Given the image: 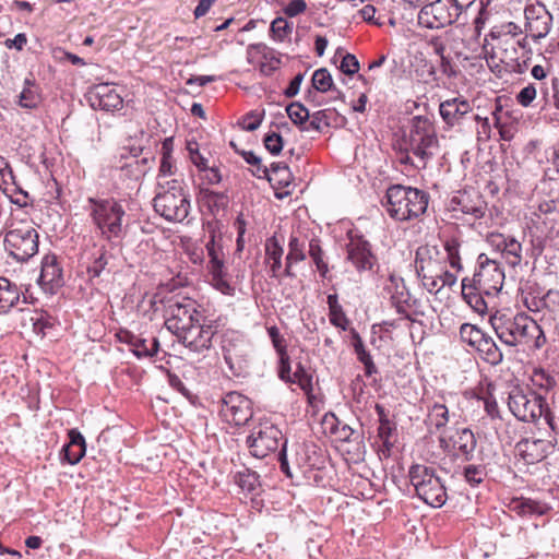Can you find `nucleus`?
I'll use <instances>...</instances> for the list:
<instances>
[{
  "label": "nucleus",
  "instance_id": "f257e3e1",
  "mask_svg": "<svg viewBox=\"0 0 559 559\" xmlns=\"http://www.w3.org/2000/svg\"><path fill=\"white\" fill-rule=\"evenodd\" d=\"M490 324L498 338L509 347L523 345L539 349L546 343L540 325L525 313L511 316L497 312L490 316Z\"/></svg>",
  "mask_w": 559,
  "mask_h": 559
},
{
  "label": "nucleus",
  "instance_id": "72a5a7b5",
  "mask_svg": "<svg viewBox=\"0 0 559 559\" xmlns=\"http://www.w3.org/2000/svg\"><path fill=\"white\" fill-rule=\"evenodd\" d=\"M21 294L15 283L7 277H0V314L9 312L11 308L16 306Z\"/></svg>",
  "mask_w": 559,
  "mask_h": 559
},
{
  "label": "nucleus",
  "instance_id": "bf43d9fd",
  "mask_svg": "<svg viewBox=\"0 0 559 559\" xmlns=\"http://www.w3.org/2000/svg\"><path fill=\"white\" fill-rule=\"evenodd\" d=\"M265 148L274 156L281 154L284 141L282 135L276 131L267 132L263 138Z\"/></svg>",
  "mask_w": 559,
  "mask_h": 559
},
{
  "label": "nucleus",
  "instance_id": "c9c22d12",
  "mask_svg": "<svg viewBox=\"0 0 559 559\" xmlns=\"http://www.w3.org/2000/svg\"><path fill=\"white\" fill-rule=\"evenodd\" d=\"M211 276V285L226 296L235 295V287L228 281L225 264L207 270Z\"/></svg>",
  "mask_w": 559,
  "mask_h": 559
},
{
  "label": "nucleus",
  "instance_id": "6e6552de",
  "mask_svg": "<svg viewBox=\"0 0 559 559\" xmlns=\"http://www.w3.org/2000/svg\"><path fill=\"white\" fill-rule=\"evenodd\" d=\"M221 347L223 357L234 377H246L250 369V346L245 336L234 330L222 334Z\"/></svg>",
  "mask_w": 559,
  "mask_h": 559
},
{
  "label": "nucleus",
  "instance_id": "0e129e2a",
  "mask_svg": "<svg viewBox=\"0 0 559 559\" xmlns=\"http://www.w3.org/2000/svg\"><path fill=\"white\" fill-rule=\"evenodd\" d=\"M266 332L276 354L287 353V342L281 334L280 329L276 325H272L266 328Z\"/></svg>",
  "mask_w": 559,
  "mask_h": 559
},
{
  "label": "nucleus",
  "instance_id": "f3484780",
  "mask_svg": "<svg viewBox=\"0 0 559 559\" xmlns=\"http://www.w3.org/2000/svg\"><path fill=\"white\" fill-rule=\"evenodd\" d=\"M439 114L444 124L450 129H462L474 118L472 104L463 96L441 102Z\"/></svg>",
  "mask_w": 559,
  "mask_h": 559
},
{
  "label": "nucleus",
  "instance_id": "3c124183",
  "mask_svg": "<svg viewBox=\"0 0 559 559\" xmlns=\"http://www.w3.org/2000/svg\"><path fill=\"white\" fill-rule=\"evenodd\" d=\"M396 432L395 423L390 419L384 423H380L378 427V437L382 441V447L384 448L386 455H390L392 448L394 447V440H392L393 436Z\"/></svg>",
  "mask_w": 559,
  "mask_h": 559
},
{
  "label": "nucleus",
  "instance_id": "4c0bfd02",
  "mask_svg": "<svg viewBox=\"0 0 559 559\" xmlns=\"http://www.w3.org/2000/svg\"><path fill=\"white\" fill-rule=\"evenodd\" d=\"M443 249L447 253L445 258H443L452 269L456 272H461L463 270V265L461 262V241L456 237H448L443 240Z\"/></svg>",
  "mask_w": 559,
  "mask_h": 559
},
{
  "label": "nucleus",
  "instance_id": "2f4dec72",
  "mask_svg": "<svg viewBox=\"0 0 559 559\" xmlns=\"http://www.w3.org/2000/svg\"><path fill=\"white\" fill-rule=\"evenodd\" d=\"M305 241L300 240L297 236L292 235L288 241V253L285 258V267L283 275L288 278L296 277L293 271L294 264L305 261L307 255L305 252Z\"/></svg>",
  "mask_w": 559,
  "mask_h": 559
},
{
  "label": "nucleus",
  "instance_id": "4d7b16f0",
  "mask_svg": "<svg viewBox=\"0 0 559 559\" xmlns=\"http://www.w3.org/2000/svg\"><path fill=\"white\" fill-rule=\"evenodd\" d=\"M225 320L226 319L222 316L212 318L205 316L202 312V320L199 321V324L204 329V331H206V334L210 336L212 341L214 335L218 332L219 328L225 325Z\"/></svg>",
  "mask_w": 559,
  "mask_h": 559
},
{
  "label": "nucleus",
  "instance_id": "49530a36",
  "mask_svg": "<svg viewBox=\"0 0 559 559\" xmlns=\"http://www.w3.org/2000/svg\"><path fill=\"white\" fill-rule=\"evenodd\" d=\"M286 114L294 124H296L301 131V127L306 126L310 119L308 108H306L299 102H293L286 106Z\"/></svg>",
  "mask_w": 559,
  "mask_h": 559
},
{
  "label": "nucleus",
  "instance_id": "13d9d810",
  "mask_svg": "<svg viewBox=\"0 0 559 559\" xmlns=\"http://www.w3.org/2000/svg\"><path fill=\"white\" fill-rule=\"evenodd\" d=\"M334 423L331 426V432L336 435L341 441L349 442L356 431L347 424L342 423L332 414Z\"/></svg>",
  "mask_w": 559,
  "mask_h": 559
},
{
  "label": "nucleus",
  "instance_id": "58836bf2",
  "mask_svg": "<svg viewBox=\"0 0 559 559\" xmlns=\"http://www.w3.org/2000/svg\"><path fill=\"white\" fill-rule=\"evenodd\" d=\"M320 239L312 238L309 241L308 254L314 263L317 271L322 278H328L330 272L329 264L324 259V251L321 248Z\"/></svg>",
  "mask_w": 559,
  "mask_h": 559
},
{
  "label": "nucleus",
  "instance_id": "e2e57ef3",
  "mask_svg": "<svg viewBox=\"0 0 559 559\" xmlns=\"http://www.w3.org/2000/svg\"><path fill=\"white\" fill-rule=\"evenodd\" d=\"M322 126L329 127L330 122L328 120V115L325 110H318L312 114L310 121L308 120L306 126L301 127V131L316 130L318 132L322 131Z\"/></svg>",
  "mask_w": 559,
  "mask_h": 559
},
{
  "label": "nucleus",
  "instance_id": "f704fd0d",
  "mask_svg": "<svg viewBox=\"0 0 559 559\" xmlns=\"http://www.w3.org/2000/svg\"><path fill=\"white\" fill-rule=\"evenodd\" d=\"M350 334L354 352L358 361L364 365L365 376L372 377L373 374L378 373V368L373 362L372 356L370 355L369 350H367L362 338L355 329H352Z\"/></svg>",
  "mask_w": 559,
  "mask_h": 559
},
{
  "label": "nucleus",
  "instance_id": "ea45409f",
  "mask_svg": "<svg viewBox=\"0 0 559 559\" xmlns=\"http://www.w3.org/2000/svg\"><path fill=\"white\" fill-rule=\"evenodd\" d=\"M235 483L241 490L255 495L260 488V476L257 472L245 468L243 471L237 472Z\"/></svg>",
  "mask_w": 559,
  "mask_h": 559
},
{
  "label": "nucleus",
  "instance_id": "ddd939ff",
  "mask_svg": "<svg viewBox=\"0 0 559 559\" xmlns=\"http://www.w3.org/2000/svg\"><path fill=\"white\" fill-rule=\"evenodd\" d=\"M39 235L32 226H20L5 233L4 247L17 262H26L38 252Z\"/></svg>",
  "mask_w": 559,
  "mask_h": 559
},
{
  "label": "nucleus",
  "instance_id": "7ed1b4c3",
  "mask_svg": "<svg viewBox=\"0 0 559 559\" xmlns=\"http://www.w3.org/2000/svg\"><path fill=\"white\" fill-rule=\"evenodd\" d=\"M429 200V193L421 189L403 185H391L381 200V205L392 219L405 222L424 215Z\"/></svg>",
  "mask_w": 559,
  "mask_h": 559
},
{
  "label": "nucleus",
  "instance_id": "9d476101",
  "mask_svg": "<svg viewBox=\"0 0 559 559\" xmlns=\"http://www.w3.org/2000/svg\"><path fill=\"white\" fill-rule=\"evenodd\" d=\"M415 270L417 276L421 280L423 286L430 293L437 294V283L447 262L440 255L437 246H420L415 253Z\"/></svg>",
  "mask_w": 559,
  "mask_h": 559
},
{
  "label": "nucleus",
  "instance_id": "603ef678",
  "mask_svg": "<svg viewBox=\"0 0 559 559\" xmlns=\"http://www.w3.org/2000/svg\"><path fill=\"white\" fill-rule=\"evenodd\" d=\"M207 255L210 258L207 270L225 264L224 260L219 257L221 246L215 241V230H210V240L205 245Z\"/></svg>",
  "mask_w": 559,
  "mask_h": 559
},
{
  "label": "nucleus",
  "instance_id": "412c9836",
  "mask_svg": "<svg viewBox=\"0 0 559 559\" xmlns=\"http://www.w3.org/2000/svg\"><path fill=\"white\" fill-rule=\"evenodd\" d=\"M552 449L551 441L537 438H522L514 447L515 455L527 465L542 462Z\"/></svg>",
  "mask_w": 559,
  "mask_h": 559
},
{
  "label": "nucleus",
  "instance_id": "a211bd4d",
  "mask_svg": "<svg viewBox=\"0 0 559 559\" xmlns=\"http://www.w3.org/2000/svg\"><path fill=\"white\" fill-rule=\"evenodd\" d=\"M349 242L346 245V259L358 272L372 271L378 259L372 252L370 242L360 235L348 234Z\"/></svg>",
  "mask_w": 559,
  "mask_h": 559
},
{
  "label": "nucleus",
  "instance_id": "37998d69",
  "mask_svg": "<svg viewBox=\"0 0 559 559\" xmlns=\"http://www.w3.org/2000/svg\"><path fill=\"white\" fill-rule=\"evenodd\" d=\"M158 349L159 342L156 337H152L150 344H147V340L139 335L131 352L138 358H148L155 356Z\"/></svg>",
  "mask_w": 559,
  "mask_h": 559
},
{
  "label": "nucleus",
  "instance_id": "c85d7f7f",
  "mask_svg": "<svg viewBox=\"0 0 559 559\" xmlns=\"http://www.w3.org/2000/svg\"><path fill=\"white\" fill-rule=\"evenodd\" d=\"M265 263L269 265L270 276L276 280L285 277L283 275V254L284 248L276 236H272L265 240Z\"/></svg>",
  "mask_w": 559,
  "mask_h": 559
},
{
  "label": "nucleus",
  "instance_id": "052dcab7",
  "mask_svg": "<svg viewBox=\"0 0 559 559\" xmlns=\"http://www.w3.org/2000/svg\"><path fill=\"white\" fill-rule=\"evenodd\" d=\"M177 170L174 157L160 156L157 181L169 180L168 177L175 176Z\"/></svg>",
  "mask_w": 559,
  "mask_h": 559
},
{
  "label": "nucleus",
  "instance_id": "c03bdc74",
  "mask_svg": "<svg viewBox=\"0 0 559 559\" xmlns=\"http://www.w3.org/2000/svg\"><path fill=\"white\" fill-rule=\"evenodd\" d=\"M311 82L313 88L318 92L326 93L328 91H336L338 95H342V92L334 87L332 75L325 68L316 70Z\"/></svg>",
  "mask_w": 559,
  "mask_h": 559
},
{
  "label": "nucleus",
  "instance_id": "dca6fc26",
  "mask_svg": "<svg viewBox=\"0 0 559 559\" xmlns=\"http://www.w3.org/2000/svg\"><path fill=\"white\" fill-rule=\"evenodd\" d=\"M219 415L228 424L243 426L253 416L252 402L241 393L228 392L222 399Z\"/></svg>",
  "mask_w": 559,
  "mask_h": 559
},
{
  "label": "nucleus",
  "instance_id": "1a4fd4ad",
  "mask_svg": "<svg viewBox=\"0 0 559 559\" xmlns=\"http://www.w3.org/2000/svg\"><path fill=\"white\" fill-rule=\"evenodd\" d=\"M201 306L189 297H174L167 301V319L165 325L168 331L178 336L186 329L202 320Z\"/></svg>",
  "mask_w": 559,
  "mask_h": 559
},
{
  "label": "nucleus",
  "instance_id": "680f3d73",
  "mask_svg": "<svg viewBox=\"0 0 559 559\" xmlns=\"http://www.w3.org/2000/svg\"><path fill=\"white\" fill-rule=\"evenodd\" d=\"M491 389H492V384L489 383L487 385L486 392L484 393V395L480 399L484 401V408H485V412L487 413V415L490 418L495 419V418L500 417V412H499L498 403L491 393Z\"/></svg>",
  "mask_w": 559,
  "mask_h": 559
},
{
  "label": "nucleus",
  "instance_id": "09e8293b",
  "mask_svg": "<svg viewBox=\"0 0 559 559\" xmlns=\"http://www.w3.org/2000/svg\"><path fill=\"white\" fill-rule=\"evenodd\" d=\"M487 476V471L483 464H468L463 468V477L465 481L472 486H479Z\"/></svg>",
  "mask_w": 559,
  "mask_h": 559
},
{
  "label": "nucleus",
  "instance_id": "7c9ffc66",
  "mask_svg": "<svg viewBox=\"0 0 559 559\" xmlns=\"http://www.w3.org/2000/svg\"><path fill=\"white\" fill-rule=\"evenodd\" d=\"M199 202L202 206H205L209 213L216 217L219 212L227 210L229 204V197L227 192L214 191L207 188L200 190Z\"/></svg>",
  "mask_w": 559,
  "mask_h": 559
},
{
  "label": "nucleus",
  "instance_id": "cd10ccee",
  "mask_svg": "<svg viewBox=\"0 0 559 559\" xmlns=\"http://www.w3.org/2000/svg\"><path fill=\"white\" fill-rule=\"evenodd\" d=\"M176 337L187 348L198 354L209 350L212 347L210 336L199 323L186 329V331Z\"/></svg>",
  "mask_w": 559,
  "mask_h": 559
},
{
  "label": "nucleus",
  "instance_id": "b1692460",
  "mask_svg": "<svg viewBox=\"0 0 559 559\" xmlns=\"http://www.w3.org/2000/svg\"><path fill=\"white\" fill-rule=\"evenodd\" d=\"M154 160L155 157L148 152L141 158L124 157V154H121V164L119 166L121 177L132 181H140L151 170Z\"/></svg>",
  "mask_w": 559,
  "mask_h": 559
},
{
  "label": "nucleus",
  "instance_id": "f03ea898",
  "mask_svg": "<svg viewBox=\"0 0 559 559\" xmlns=\"http://www.w3.org/2000/svg\"><path fill=\"white\" fill-rule=\"evenodd\" d=\"M153 207L169 223H185L191 211L190 193L185 179L157 181Z\"/></svg>",
  "mask_w": 559,
  "mask_h": 559
},
{
  "label": "nucleus",
  "instance_id": "6ab92c4d",
  "mask_svg": "<svg viewBox=\"0 0 559 559\" xmlns=\"http://www.w3.org/2000/svg\"><path fill=\"white\" fill-rule=\"evenodd\" d=\"M85 97L95 110L115 111L123 106L122 97L109 83H100L90 87Z\"/></svg>",
  "mask_w": 559,
  "mask_h": 559
},
{
  "label": "nucleus",
  "instance_id": "5fc2aeb1",
  "mask_svg": "<svg viewBox=\"0 0 559 559\" xmlns=\"http://www.w3.org/2000/svg\"><path fill=\"white\" fill-rule=\"evenodd\" d=\"M270 175L274 177L280 187H287L289 185L290 171L286 164L282 162H273L269 168Z\"/></svg>",
  "mask_w": 559,
  "mask_h": 559
},
{
  "label": "nucleus",
  "instance_id": "a18cd8bd",
  "mask_svg": "<svg viewBox=\"0 0 559 559\" xmlns=\"http://www.w3.org/2000/svg\"><path fill=\"white\" fill-rule=\"evenodd\" d=\"M391 286L389 287L391 296L390 301H396L397 304H408L411 301V293L406 287L403 278H397L394 275H390Z\"/></svg>",
  "mask_w": 559,
  "mask_h": 559
},
{
  "label": "nucleus",
  "instance_id": "4468645a",
  "mask_svg": "<svg viewBox=\"0 0 559 559\" xmlns=\"http://www.w3.org/2000/svg\"><path fill=\"white\" fill-rule=\"evenodd\" d=\"M504 282V271L501 265L489 259L485 253H481L477 258V269L469 283L474 286V289H478L486 293L488 298L493 299L497 294L501 290Z\"/></svg>",
  "mask_w": 559,
  "mask_h": 559
},
{
  "label": "nucleus",
  "instance_id": "338daca9",
  "mask_svg": "<svg viewBox=\"0 0 559 559\" xmlns=\"http://www.w3.org/2000/svg\"><path fill=\"white\" fill-rule=\"evenodd\" d=\"M329 320L333 326L341 329L342 331H346L350 323L349 319L343 310V307L330 310Z\"/></svg>",
  "mask_w": 559,
  "mask_h": 559
},
{
  "label": "nucleus",
  "instance_id": "4be33fe9",
  "mask_svg": "<svg viewBox=\"0 0 559 559\" xmlns=\"http://www.w3.org/2000/svg\"><path fill=\"white\" fill-rule=\"evenodd\" d=\"M38 284L45 293L50 295L57 294L64 285L63 270L56 254H46L43 258Z\"/></svg>",
  "mask_w": 559,
  "mask_h": 559
},
{
  "label": "nucleus",
  "instance_id": "393cba45",
  "mask_svg": "<svg viewBox=\"0 0 559 559\" xmlns=\"http://www.w3.org/2000/svg\"><path fill=\"white\" fill-rule=\"evenodd\" d=\"M43 91L37 83L33 73H28V75L23 81V87L19 95H16L15 104L28 110L37 109L43 103Z\"/></svg>",
  "mask_w": 559,
  "mask_h": 559
},
{
  "label": "nucleus",
  "instance_id": "c756f323",
  "mask_svg": "<svg viewBox=\"0 0 559 559\" xmlns=\"http://www.w3.org/2000/svg\"><path fill=\"white\" fill-rule=\"evenodd\" d=\"M453 211H460L463 214L471 215L474 219H480L485 216L487 204L480 194L471 198L469 194L463 193L451 200Z\"/></svg>",
  "mask_w": 559,
  "mask_h": 559
},
{
  "label": "nucleus",
  "instance_id": "8fccbe9b",
  "mask_svg": "<svg viewBox=\"0 0 559 559\" xmlns=\"http://www.w3.org/2000/svg\"><path fill=\"white\" fill-rule=\"evenodd\" d=\"M293 383H297L306 394H310L313 390L312 376L306 370L301 362L296 365V369L293 372V379L289 381V384Z\"/></svg>",
  "mask_w": 559,
  "mask_h": 559
},
{
  "label": "nucleus",
  "instance_id": "aec40b11",
  "mask_svg": "<svg viewBox=\"0 0 559 559\" xmlns=\"http://www.w3.org/2000/svg\"><path fill=\"white\" fill-rule=\"evenodd\" d=\"M525 32L535 40L548 35L551 26L552 16L544 4H531L524 10Z\"/></svg>",
  "mask_w": 559,
  "mask_h": 559
},
{
  "label": "nucleus",
  "instance_id": "bb28decb",
  "mask_svg": "<svg viewBox=\"0 0 559 559\" xmlns=\"http://www.w3.org/2000/svg\"><path fill=\"white\" fill-rule=\"evenodd\" d=\"M68 437L69 442L66 443L60 451L61 462L68 463L70 465H75L85 455V439L78 429H70L68 432Z\"/></svg>",
  "mask_w": 559,
  "mask_h": 559
},
{
  "label": "nucleus",
  "instance_id": "0eeeda50",
  "mask_svg": "<svg viewBox=\"0 0 559 559\" xmlns=\"http://www.w3.org/2000/svg\"><path fill=\"white\" fill-rule=\"evenodd\" d=\"M408 477L417 497L426 504L441 508L447 502L445 486L433 467L413 464L408 469Z\"/></svg>",
  "mask_w": 559,
  "mask_h": 559
},
{
  "label": "nucleus",
  "instance_id": "a19ab883",
  "mask_svg": "<svg viewBox=\"0 0 559 559\" xmlns=\"http://www.w3.org/2000/svg\"><path fill=\"white\" fill-rule=\"evenodd\" d=\"M507 242L508 245L503 254V259L508 265L511 267H516L521 265L523 260L522 243L510 235L508 236Z\"/></svg>",
  "mask_w": 559,
  "mask_h": 559
},
{
  "label": "nucleus",
  "instance_id": "e433bc0d",
  "mask_svg": "<svg viewBox=\"0 0 559 559\" xmlns=\"http://www.w3.org/2000/svg\"><path fill=\"white\" fill-rule=\"evenodd\" d=\"M512 510L519 515H543L546 513V506L530 498H516L512 500Z\"/></svg>",
  "mask_w": 559,
  "mask_h": 559
},
{
  "label": "nucleus",
  "instance_id": "39448f33",
  "mask_svg": "<svg viewBox=\"0 0 559 559\" xmlns=\"http://www.w3.org/2000/svg\"><path fill=\"white\" fill-rule=\"evenodd\" d=\"M405 143L408 146V151L421 163L418 169L426 168L428 162L439 148V140L433 121L427 116H414L409 120V132Z\"/></svg>",
  "mask_w": 559,
  "mask_h": 559
},
{
  "label": "nucleus",
  "instance_id": "9b49d317",
  "mask_svg": "<svg viewBox=\"0 0 559 559\" xmlns=\"http://www.w3.org/2000/svg\"><path fill=\"white\" fill-rule=\"evenodd\" d=\"M463 343L474 348L479 357L491 366H498L503 360V353L495 340L477 325L463 323L460 328Z\"/></svg>",
  "mask_w": 559,
  "mask_h": 559
},
{
  "label": "nucleus",
  "instance_id": "69168bd1",
  "mask_svg": "<svg viewBox=\"0 0 559 559\" xmlns=\"http://www.w3.org/2000/svg\"><path fill=\"white\" fill-rule=\"evenodd\" d=\"M278 366L277 373L278 378L285 383H289L293 379V372L290 367V358L288 353L278 354Z\"/></svg>",
  "mask_w": 559,
  "mask_h": 559
},
{
  "label": "nucleus",
  "instance_id": "2eb2a0df",
  "mask_svg": "<svg viewBox=\"0 0 559 559\" xmlns=\"http://www.w3.org/2000/svg\"><path fill=\"white\" fill-rule=\"evenodd\" d=\"M462 12L452 0H436L420 9L418 24L429 29L442 28L456 22Z\"/></svg>",
  "mask_w": 559,
  "mask_h": 559
},
{
  "label": "nucleus",
  "instance_id": "79ce46f5",
  "mask_svg": "<svg viewBox=\"0 0 559 559\" xmlns=\"http://www.w3.org/2000/svg\"><path fill=\"white\" fill-rule=\"evenodd\" d=\"M427 421H429L438 431L444 428L449 423L448 407L441 403H433L429 407Z\"/></svg>",
  "mask_w": 559,
  "mask_h": 559
},
{
  "label": "nucleus",
  "instance_id": "864d4df0",
  "mask_svg": "<svg viewBox=\"0 0 559 559\" xmlns=\"http://www.w3.org/2000/svg\"><path fill=\"white\" fill-rule=\"evenodd\" d=\"M270 32L275 40L284 41L292 34L293 25L278 16L272 21Z\"/></svg>",
  "mask_w": 559,
  "mask_h": 559
},
{
  "label": "nucleus",
  "instance_id": "6e6d98bb",
  "mask_svg": "<svg viewBox=\"0 0 559 559\" xmlns=\"http://www.w3.org/2000/svg\"><path fill=\"white\" fill-rule=\"evenodd\" d=\"M187 151L191 163L198 168V170H205L209 168V159L200 152L197 141H188Z\"/></svg>",
  "mask_w": 559,
  "mask_h": 559
},
{
  "label": "nucleus",
  "instance_id": "5701e85b",
  "mask_svg": "<svg viewBox=\"0 0 559 559\" xmlns=\"http://www.w3.org/2000/svg\"><path fill=\"white\" fill-rule=\"evenodd\" d=\"M110 258L111 254L105 245L93 242L91 248L84 250L83 259L90 283H94L106 272Z\"/></svg>",
  "mask_w": 559,
  "mask_h": 559
},
{
  "label": "nucleus",
  "instance_id": "de8ad7c7",
  "mask_svg": "<svg viewBox=\"0 0 559 559\" xmlns=\"http://www.w3.org/2000/svg\"><path fill=\"white\" fill-rule=\"evenodd\" d=\"M33 322V330L37 335L44 337L48 330L56 325V319L47 311H36L35 316L31 318Z\"/></svg>",
  "mask_w": 559,
  "mask_h": 559
},
{
  "label": "nucleus",
  "instance_id": "473e14b6",
  "mask_svg": "<svg viewBox=\"0 0 559 559\" xmlns=\"http://www.w3.org/2000/svg\"><path fill=\"white\" fill-rule=\"evenodd\" d=\"M474 286L469 283V277H464L462 280V297L475 312L484 314L488 310L487 299L489 298L486 293L474 289Z\"/></svg>",
  "mask_w": 559,
  "mask_h": 559
},
{
  "label": "nucleus",
  "instance_id": "774afa93",
  "mask_svg": "<svg viewBox=\"0 0 559 559\" xmlns=\"http://www.w3.org/2000/svg\"><path fill=\"white\" fill-rule=\"evenodd\" d=\"M340 70L346 75H354L359 71V61L353 53L347 52L340 64Z\"/></svg>",
  "mask_w": 559,
  "mask_h": 559
},
{
  "label": "nucleus",
  "instance_id": "f8f14e48",
  "mask_svg": "<svg viewBox=\"0 0 559 559\" xmlns=\"http://www.w3.org/2000/svg\"><path fill=\"white\" fill-rule=\"evenodd\" d=\"M284 440L283 432L276 425L263 420L252 427L246 444L254 457L263 459L282 447Z\"/></svg>",
  "mask_w": 559,
  "mask_h": 559
},
{
  "label": "nucleus",
  "instance_id": "423d86ee",
  "mask_svg": "<svg viewBox=\"0 0 559 559\" xmlns=\"http://www.w3.org/2000/svg\"><path fill=\"white\" fill-rule=\"evenodd\" d=\"M508 407L519 420L534 423L544 417L546 423L554 429L552 413L545 399L533 390L513 386L509 392Z\"/></svg>",
  "mask_w": 559,
  "mask_h": 559
},
{
  "label": "nucleus",
  "instance_id": "a878e982",
  "mask_svg": "<svg viewBox=\"0 0 559 559\" xmlns=\"http://www.w3.org/2000/svg\"><path fill=\"white\" fill-rule=\"evenodd\" d=\"M454 455L469 462L474 459L477 440L469 428L456 429L450 438Z\"/></svg>",
  "mask_w": 559,
  "mask_h": 559
},
{
  "label": "nucleus",
  "instance_id": "20e7f679",
  "mask_svg": "<svg viewBox=\"0 0 559 559\" xmlns=\"http://www.w3.org/2000/svg\"><path fill=\"white\" fill-rule=\"evenodd\" d=\"M92 205L90 216L107 241L122 239L126 235L123 219L126 211L121 202L115 198H88Z\"/></svg>",
  "mask_w": 559,
  "mask_h": 559
}]
</instances>
